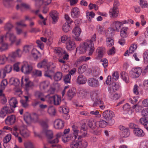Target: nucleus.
<instances>
[{
  "label": "nucleus",
  "mask_w": 148,
  "mask_h": 148,
  "mask_svg": "<svg viewBox=\"0 0 148 148\" xmlns=\"http://www.w3.org/2000/svg\"><path fill=\"white\" fill-rule=\"evenodd\" d=\"M25 148H34L32 143L30 141H27L24 143Z\"/></svg>",
  "instance_id": "53"
},
{
  "label": "nucleus",
  "mask_w": 148,
  "mask_h": 148,
  "mask_svg": "<svg viewBox=\"0 0 148 148\" xmlns=\"http://www.w3.org/2000/svg\"><path fill=\"white\" fill-rule=\"evenodd\" d=\"M62 76V74L60 72H57L54 76V79L55 81H58L60 80Z\"/></svg>",
  "instance_id": "43"
},
{
  "label": "nucleus",
  "mask_w": 148,
  "mask_h": 148,
  "mask_svg": "<svg viewBox=\"0 0 148 148\" xmlns=\"http://www.w3.org/2000/svg\"><path fill=\"white\" fill-rule=\"evenodd\" d=\"M62 139V140L65 143L70 140H75L74 136H73L72 135H69L66 137H64V138L63 137Z\"/></svg>",
  "instance_id": "51"
},
{
  "label": "nucleus",
  "mask_w": 148,
  "mask_h": 148,
  "mask_svg": "<svg viewBox=\"0 0 148 148\" xmlns=\"http://www.w3.org/2000/svg\"><path fill=\"white\" fill-rule=\"evenodd\" d=\"M61 102V98L58 95H55L54 97V100H53V103L55 105H59Z\"/></svg>",
  "instance_id": "46"
},
{
  "label": "nucleus",
  "mask_w": 148,
  "mask_h": 148,
  "mask_svg": "<svg viewBox=\"0 0 148 148\" xmlns=\"http://www.w3.org/2000/svg\"><path fill=\"white\" fill-rule=\"evenodd\" d=\"M81 32V29L78 26L76 27L73 30V33L76 36V37H74V38L77 41H79L81 40V38L79 37Z\"/></svg>",
  "instance_id": "13"
},
{
  "label": "nucleus",
  "mask_w": 148,
  "mask_h": 148,
  "mask_svg": "<svg viewBox=\"0 0 148 148\" xmlns=\"http://www.w3.org/2000/svg\"><path fill=\"white\" fill-rule=\"evenodd\" d=\"M137 48V45L136 44H133L130 47L129 49V53H133L134 51Z\"/></svg>",
  "instance_id": "52"
},
{
  "label": "nucleus",
  "mask_w": 148,
  "mask_h": 148,
  "mask_svg": "<svg viewBox=\"0 0 148 148\" xmlns=\"http://www.w3.org/2000/svg\"><path fill=\"white\" fill-rule=\"evenodd\" d=\"M32 70V66L27 62H24L22 66L21 71L25 74L29 73Z\"/></svg>",
  "instance_id": "8"
},
{
  "label": "nucleus",
  "mask_w": 148,
  "mask_h": 148,
  "mask_svg": "<svg viewBox=\"0 0 148 148\" xmlns=\"http://www.w3.org/2000/svg\"><path fill=\"white\" fill-rule=\"evenodd\" d=\"M88 85L93 88L98 87L99 86V83L98 81L93 78H89L88 80Z\"/></svg>",
  "instance_id": "11"
},
{
  "label": "nucleus",
  "mask_w": 148,
  "mask_h": 148,
  "mask_svg": "<svg viewBox=\"0 0 148 148\" xmlns=\"http://www.w3.org/2000/svg\"><path fill=\"white\" fill-rule=\"evenodd\" d=\"M9 83L11 85H14L16 86L19 85L20 82L18 79L12 77L10 79Z\"/></svg>",
  "instance_id": "34"
},
{
  "label": "nucleus",
  "mask_w": 148,
  "mask_h": 148,
  "mask_svg": "<svg viewBox=\"0 0 148 148\" xmlns=\"http://www.w3.org/2000/svg\"><path fill=\"white\" fill-rule=\"evenodd\" d=\"M54 96L55 95L48 94L45 96V100L49 103L51 104H53V102Z\"/></svg>",
  "instance_id": "35"
},
{
  "label": "nucleus",
  "mask_w": 148,
  "mask_h": 148,
  "mask_svg": "<svg viewBox=\"0 0 148 148\" xmlns=\"http://www.w3.org/2000/svg\"><path fill=\"white\" fill-rule=\"evenodd\" d=\"M44 0L42 3L40 2L39 1L38 3L37 4H36L35 2H35V5L38 7H40L41 6L42 4H43L45 5H47L50 4L51 2V0H47V1L44 2Z\"/></svg>",
  "instance_id": "45"
},
{
  "label": "nucleus",
  "mask_w": 148,
  "mask_h": 148,
  "mask_svg": "<svg viewBox=\"0 0 148 148\" xmlns=\"http://www.w3.org/2000/svg\"><path fill=\"white\" fill-rule=\"evenodd\" d=\"M8 82L6 79H4L2 80L1 84L0 93L3 92V90L5 88Z\"/></svg>",
  "instance_id": "40"
},
{
  "label": "nucleus",
  "mask_w": 148,
  "mask_h": 148,
  "mask_svg": "<svg viewBox=\"0 0 148 148\" xmlns=\"http://www.w3.org/2000/svg\"><path fill=\"white\" fill-rule=\"evenodd\" d=\"M29 8V6L24 3H21L17 5L16 6V9L18 10H20L21 11H22L24 9H28Z\"/></svg>",
  "instance_id": "31"
},
{
  "label": "nucleus",
  "mask_w": 148,
  "mask_h": 148,
  "mask_svg": "<svg viewBox=\"0 0 148 148\" xmlns=\"http://www.w3.org/2000/svg\"><path fill=\"white\" fill-rule=\"evenodd\" d=\"M54 52L59 57H61L62 56L63 53H65V51L61 48H56L54 50Z\"/></svg>",
  "instance_id": "32"
},
{
  "label": "nucleus",
  "mask_w": 148,
  "mask_h": 148,
  "mask_svg": "<svg viewBox=\"0 0 148 148\" xmlns=\"http://www.w3.org/2000/svg\"><path fill=\"white\" fill-rule=\"evenodd\" d=\"M134 133L135 135L138 137H142L145 135L143 131L141 129L137 128L134 130Z\"/></svg>",
  "instance_id": "23"
},
{
  "label": "nucleus",
  "mask_w": 148,
  "mask_h": 148,
  "mask_svg": "<svg viewBox=\"0 0 148 148\" xmlns=\"http://www.w3.org/2000/svg\"><path fill=\"white\" fill-rule=\"evenodd\" d=\"M119 13V11L118 9L113 7L110 10L109 15L110 17L112 18L116 17L118 16Z\"/></svg>",
  "instance_id": "22"
},
{
  "label": "nucleus",
  "mask_w": 148,
  "mask_h": 148,
  "mask_svg": "<svg viewBox=\"0 0 148 148\" xmlns=\"http://www.w3.org/2000/svg\"><path fill=\"white\" fill-rule=\"evenodd\" d=\"M144 62L145 63H148V51H146L143 54Z\"/></svg>",
  "instance_id": "56"
},
{
  "label": "nucleus",
  "mask_w": 148,
  "mask_h": 148,
  "mask_svg": "<svg viewBox=\"0 0 148 148\" xmlns=\"http://www.w3.org/2000/svg\"><path fill=\"white\" fill-rule=\"evenodd\" d=\"M21 135L23 137L26 138L29 137L30 135V132L26 128L22 127L19 130Z\"/></svg>",
  "instance_id": "16"
},
{
  "label": "nucleus",
  "mask_w": 148,
  "mask_h": 148,
  "mask_svg": "<svg viewBox=\"0 0 148 148\" xmlns=\"http://www.w3.org/2000/svg\"><path fill=\"white\" fill-rule=\"evenodd\" d=\"M87 94V92L85 90L80 89L78 90L77 92L78 96L81 98H84L85 97Z\"/></svg>",
  "instance_id": "38"
},
{
  "label": "nucleus",
  "mask_w": 148,
  "mask_h": 148,
  "mask_svg": "<svg viewBox=\"0 0 148 148\" xmlns=\"http://www.w3.org/2000/svg\"><path fill=\"white\" fill-rule=\"evenodd\" d=\"M49 82L47 81H44L41 83L40 85V88L43 90L47 89L49 86Z\"/></svg>",
  "instance_id": "36"
},
{
  "label": "nucleus",
  "mask_w": 148,
  "mask_h": 148,
  "mask_svg": "<svg viewBox=\"0 0 148 148\" xmlns=\"http://www.w3.org/2000/svg\"><path fill=\"white\" fill-rule=\"evenodd\" d=\"M140 122L142 125L145 126V127H147L146 125L148 123V120L145 118H141L140 119Z\"/></svg>",
  "instance_id": "61"
},
{
  "label": "nucleus",
  "mask_w": 148,
  "mask_h": 148,
  "mask_svg": "<svg viewBox=\"0 0 148 148\" xmlns=\"http://www.w3.org/2000/svg\"><path fill=\"white\" fill-rule=\"evenodd\" d=\"M9 103L10 106L15 108L16 107V105L18 103V101L15 98H12L9 101Z\"/></svg>",
  "instance_id": "39"
},
{
  "label": "nucleus",
  "mask_w": 148,
  "mask_h": 148,
  "mask_svg": "<svg viewBox=\"0 0 148 148\" xmlns=\"http://www.w3.org/2000/svg\"><path fill=\"white\" fill-rule=\"evenodd\" d=\"M15 121L16 117L15 115H13L8 116L5 120L6 123L8 125L13 124L15 123Z\"/></svg>",
  "instance_id": "15"
},
{
  "label": "nucleus",
  "mask_w": 148,
  "mask_h": 148,
  "mask_svg": "<svg viewBox=\"0 0 148 148\" xmlns=\"http://www.w3.org/2000/svg\"><path fill=\"white\" fill-rule=\"evenodd\" d=\"M119 88V86L118 83H115L112 87L108 88V90L109 92H114L115 91L117 90Z\"/></svg>",
  "instance_id": "29"
},
{
  "label": "nucleus",
  "mask_w": 148,
  "mask_h": 148,
  "mask_svg": "<svg viewBox=\"0 0 148 148\" xmlns=\"http://www.w3.org/2000/svg\"><path fill=\"white\" fill-rule=\"evenodd\" d=\"M86 81L87 79L83 75H79L77 78V82L79 84H84Z\"/></svg>",
  "instance_id": "27"
},
{
  "label": "nucleus",
  "mask_w": 148,
  "mask_h": 148,
  "mask_svg": "<svg viewBox=\"0 0 148 148\" xmlns=\"http://www.w3.org/2000/svg\"><path fill=\"white\" fill-rule=\"evenodd\" d=\"M102 116L104 119L107 121H109L114 116V114L112 111L107 110L103 113Z\"/></svg>",
  "instance_id": "10"
},
{
  "label": "nucleus",
  "mask_w": 148,
  "mask_h": 148,
  "mask_svg": "<svg viewBox=\"0 0 148 148\" xmlns=\"http://www.w3.org/2000/svg\"><path fill=\"white\" fill-rule=\"evenodd\" d=\"M142 72V69L140 67L132 69L130 72L131 76L133 78L138 77Z\"/></svg>",
  "instance_id": "7"
},
{
  "label": "nucleus",
  "mask_w": 148,
  "mask_h": 148,
  "mask_svg": "<svg viewBox=\"0 0 148 148\" xmlns=\"http://www.w3.org/2000/svg\"><path fill=\"white\" fill-rule=\"evenodd\" d=\"M139 148H148V141L145 140L141 142Z\"/></svg>",
  "instance_id": "48"
},
{
  "label": "nucleus",
  "mask_w": 148,
  "mask_h": 148,
  "mask_svg": "<svg viewBox=\"0 0 148 148\" xmlns=\"http://www.w3.org/2000/svg\"><path fill=\"white\" fill-rule=\"evenodd\" d=\"M54 127L57 129H61L64 126V122L60 119H56L54 122Z\"/></svg>",
  "instance_id": "12"
},
{
  "label": "nucleus",
  "mask_w": 148,
  "mask_h": 148,
  "mask_svg": "<svg viewBox=\"0 0 148 148\" xmlns=\"http://www.w3.org/2000/svg\"><path fill=\"white\" fill-rule=\"evenodd\" d=\"M24 119L27 125H30L32 123L36 121L37 116L35 115H31L28 112L25 113L24 116Z\"/></svg>",
  "instance_id": "3"
},
{
  "label": "nucleus",
  "mask_w": 148,
  "mask_h": 148,
  "mask_svg": "<svg viewBox=\"0 0 148 148\" xmlns=\"http://www.w3.org/2000/svg\"><path fill=\"white\" fill-rule=\"evenodd\" d=\"M123 110L127 112L130 114H131L132 113V111L131 110L130 106L128 103L125 104L123 107Z\"/></svg>",
  "instance_id": "37"
},
{
  "label": "nucleus",
  "mask_w": 148,
  "mask_h": 148,
  "mask_svg": "<svg viewBox=\"0 0 148 148\" xmlns=\"http://www.w3.org/2000/svg\"><path fill=\"white\" fill-rule=\"evenodd\" d=\"M80 12L79 9L75 7L72 9L71 14V16L73 18H78L80 15Z\"/></svg>",
  "instance_id": "18"
},
{
  "label": "nucleus",
  "mask_w": 148,
  "mask_h": 148,
  "mask_svg": "<svg viewBox=\"0 0 148 148\" xmlns=\"http://www.w3.org/2000/svg\"><path fill=\"white\" fill-rule=\"evenodd\" d=\"M21 51L18 49L15 51L10 53L8 55V58L10 61L13 62L17 57H21Z\"/></svg>",
  "instance_id": "5"
},
{
  "label": "nucleus",
  "mask_w": 148,
  "mask_h": 148,
  "mask_svg": "<svg viewBox=\"0 0 148 148\" xmlns=\"http://www.w3.org/2000/svg\"><path fill=\"white\" fill-rule=\"evenodd\" d=\"M114 92H109V96L112 99L116 100L118 99L121 97L120 94L117 93L114 94Z\"/></svg>",
  "instance_id": "33"
},
{
  "label": "nucleus",
  "mask_w": 148,
  "mask_h": 148,
  "mask_svg": "<svg viewBox=\"0 0 148 148\" xmlns=\"http://www.w3.org/2000/svg\"><path fill=\"white\" fill-rule=\"evenodd\" d=\"M7 37L6 35H3L0 36V50L2 51L8 49V44L4 42V40Z\"/></svg>",
  "instance_id": "6"
},
{
  "label": "nucleus",
  "mask_w": 148,
  "mask_h": 148,
  "mask_svg": "<svg viewBox=\"0 0 148 148\" xmlns=\"http://www.w3.org/2000/svg\"><path fill=\"white\" fill-rule=\"evenodd\" d=\"M112 36H111V34H108V32L106 33V42L107 45L108 47H110L114 44V40L111 38Z\"/></svg>",
  "instance_id": "21"
},
{
  "label": "nucleus",
  "mask_w": 148,
  "mask_h": 148,
  "mask_svg": "<svg viewBox=\"0 0 148 148\" xmlns=\"http://www.w3.org/2000/svg\"><path fill=\"white\" fill-rule=\"evenodd\" d=\"M70 147L71 148H82L80 143L77 140L72 141L70 144Z\"/></svg>",
  "instance_id": "30"
},
{
  "label": "nucleus",
  "mask_w": 148,
  "mask_h": 148,
  "mask_svg": "<svg viewBox=\"0 0 148 148\" xmlns=\"http://www.w3.org/2000/svg\"><path fill=\"white\" fill-rule=\"evenodd\" d=\"M37 66L39 68H44L46 69L48 71L50 69V66L47 63V60H44L42 62L38 63Z\"/></svg>",
  "instance_id": "20"
},
{
  "label": "nucleus",
  "mask_w": 148,
  "mask_h": 148,
  "mask_svg": "<svg viewBox=\"0 0 148 148\" xmlns=\"http://www.w3.org/2000/svg\"><path fill=\"white\" fill-rule=\"evenodd\" d=\"M121 77L122 79L126 83L129 82L128 77L127 74L125 72H122L121 73Z\"/></svg>",
  "instance_id": "41"
},
{
  "label": "nucleus",
  "mask_w": 148,
  "mask_h": 148,
  "mask_svg": "<svg viewBox=\"0 0 148 148\" xmlns=\"http://www.w3.org/2000/svg\"><path fill=\"white\" fill-rule=\"evenodd\" d=\"M119 21H114L111 24L112 28H109L107 31L108 34H111V36H113L114 31L119 32V30L121 27L122 25Z\"/></svg>",
  "instance_id": "2"
},
{
  "label": "nucleus",
  "mask_w": 148,
  "mask_h": 148,
  "mask_svg": "<svg viewBox=\"0 0 148 148\" xmlns=\"http://www.w3.org/2000/svg\"><path fill=\"white\" fill-rule=\"evenodd\" d=\"M34 86V84L32 82L29 80L27 85L25 87V90L26 91H28L30 89L32 88Z\"/></svg>",
  "instance_id": "57"
},
{
  "label": "nucleus",
  "mask_w": 148,
  "mask_h": 148,
  "mask_svg": "<svg viewBox=\"0 0 148 148\" xmlns=\"http://www.w3.org/2000/svg\"><path fill=\"white\" fill-rule=\"evenodd\" d=\"M31 49V46L29 45H26L23 47V52L25 53H29Z\"/></svg>",
  "instance_id": "54"
},
{
  "label": "nucleus",
  "mask_w": 148,
  "mask_h": 148,
  "mask_svg": "<svg viewBox=\"0 0 148 148\" xmlns=\"http://www.w3.org/2000/svg\"><path fill=\"white\" fill-rule=\"evenodd\" d=\"M108 123L105 121L101 119L99 121L95 122L96 126L97 127H104L107 125Z\"/></svg>",
  "instance_id": "24"
},
{
  "label": "nucleus",
  "mask_w": 148,
  "mask_h": 148,
  "mask_svg": "<svg viewBox=\"0 0 148 148\" xmlns=\"http://www.w3.org/2000/svg\"><path fill=\"white\" fill-rule=\"evenodd\" d=\"M8 35V38L9 40L11 42V44L12 45L15 42L16 40V36L13 33L11 32H7L5 35L7 36Z\"/></svg>",
  "instance_id": "28"
},
{
  "label": "nucleus",
  "mask_w": 148,
  "mask_h": 148,
  "mask_svg": "<svg viewBox=\"0 0 148 148\" xmlns=\"http://www.w3.org/2000/svg\"><path fill=\"white\" fill-rule=\"evenodd\" d=\"M41 40H38L36 41V42L38 46L41 49H42L44 47V44L42 42H46L47 40V38H46L41 37L40 38Z\"/></svg>",
  "instance_id": "26"
},
{
  "label": "nucleus",
  "mask_w": 148,
  "mask_h": 148,
  "mask_svg": "<svg viewBox=\"0 0 148 148\" xmlns=\"http://www.w3.org/2000/svg\"><path fill=\"white\" fill-rule=\"evenodd\" d=\"M87 65L86 64H84L80 66L78 69V71L79 73H82L85 72L87 68Z\"/></svg>",
  "instance_id": "42"
},
{
  "label": "nucleus",
  "mask_w": 148,
  "mask_h": 148,
  "mask_svg": "<svg viewBox=\"0 0 148 148\" xmlns=\"http://www.w3.org/2000/svg\"><path fill=\"white\" fill-rule=\"evenodd\" d=\"M142 114L143 116L148 118V108L144 109L142 111Z\"/></svg>",
  "instance_id": "64"
},
{
  "label": "nucleus",
  "mask_w": 148,
  "mask_h": 148,
  "mask_svg": "<svg viewBox=\"0 0 148 148\" xmlns=\"http://www.w3.org/2000/svg\"><path fill=\"white\" fill-rule=\"evenodd\" d=\"M0 99L1 100V103L3 104H5L7 102L6 99L2 92L0 93Z\"/></svg>",
  "instance_id": "60"
},
{
  "label": "nucleus",
  "mask_w": 148,
  "mask_h": 148,
  "mask_svg": "<svg viewBox=\"0 0 148 148\" xmlns=\"http://www.w3.org/2000/svg\"><path fill=\"white\" fill-rule=\"evenodd\" d=\"M7 73L4 69H1L0 70V79H2L4 78L6 76Z\"/></svg>",
  "instance_id": "58"
},
{
  "label": "nucleus",
  "mask_w": 148,
  "mask_h": 148,
  "mask_svg": "<svg viewBox=\"0 0 148 148\" xmlns=\"http://www.w3.org/2000/svg\"><path fill=\"white\" fill-rule=\"evenodd\" d=\"M58 13L56 11H53L50 13V15L52 19V23L55 24L58 21Z\"/></svg>",
  "instance_id": "17"
},
{
  "label": "nucleus",
  "mask_w": 148,
  "mask_h": 148,
  "mask_svg": "<svg viewBox=\"0 0 148 148\" xmlns=\"http://www.w3.org/2000/svg\"><path fill=\"white\" fill-rule=\"evenodd\" d=\"M71 78V76L70 74H68L64 77V82L66 83H70V79Z\"/></svg>",
  "instance_id": "62"
},
{
  "label": "nucleus",
  "mask_w": 148,
  "mask_h": 148,
  "mask_svg": "<svg viewBox=\"0 0 148 148\" xmlns=\"http://www.w3.org/2000/svg\"><path fill=\"white\" fill-rule=\"evenodd\" d=\"M70 40V37L66 35H64L62 36L61 38V41L63 43H65L66 41H67Z\"/></svg>",
  "instance_id": "59"
},
{
  "label": "nucleus",
  "mask_w": 148,
  "mask_h": 148,
  "mask_svg": "<svg viewBox=\"0 0 148 148\" xmlns=\"http://www.w3.org/2000/svg\"><path fill=\"white\" fill-rule=\"evenodd\" d=\"M91 59L90 57H86L85 56H81L79 57L78 59L77 60V62L78 63L80 62H86L88 61V60H90Z\"/></svg>",
  "instance_id": "47"
},
{
  "label": "nucleus",
  "mask_w": 148,
  "mask_h": 148,
  "mask_svg": "<svg viewBox=\"0 0 148 148\" xmlns=\"http://www.w3.org/2000/svg\"><path fill=\"white\" fill-rule=\"evenodd\" d=\"M105 49L103 47H99L97 48L96 51L97 54V58L99 59L101 58L105 52Z\"/></svg>",
  "instance_id": "19"
},
{
  "label": "nucleus",
  "mask_w": 148,
  "mask_h": 148,
  "mask_svg": "<svg viewBox=\"0 0 148 148\" xmlns=\"http://www.w3.org/2000/svg\"><path fill=\"white\" fill-rule=\"evenodd\" d=\"M42 125L43 127L41 132V134L45 135L48 139L52 138L53 137V132L51 130L48 129L47 124L45 123Z\"/></svg>",
  "instance_id": "4"
},
{
  "label": "nucleus",
  "mask_w": 148,
  "mask_h": 148,
  "mask_svg": "<svg viewBox=\"0 0 148 148\" xmlns=\"http://www.w3.org/2000/svg\"><path fill=\"white\" fill-rule=\"evenodd\" d=\"M128 28L127 27H123L121 30L120 34L121 37L123 38L127 37L128 34L127 32Z\"/></svg>",
  "instance_id": "25"
},
{
  "label": "nucleus",
  "mask_w": 148,
  "mask_h": 148,
  "mask_svg": "<svg viewBox=\"0 0 148 148\" xmlns=\"http://www.w3.org/2000/svg\"><path fill=\"white\" fill-rule=\"evenodd\" d=\"M76 47V45L74 42L70 40L66 42V47L68 50L72 51L75 49Z\"/></svg>",
  "instance_id": "14"
},
{
  "label": "nucleus",
  "mask_w": 148,
  "mask_h": 148,
  "mask_svg": "<svg viewBox=\"0 0 148 148\" xmlns=\"http://www.w3.org/2000/svg\"><path fill=\"white\" fill-rule=\"evenodd\" d=\"M13 110L10 109V107L5 106L1 110L0 112V117L4 118L8 114H10L13 112Z\"/></svg>",
  "instance_id": "9"
},
{
  "label": "nucleus",
  "mask_w": 148,
  "mask_h": 148,
  "mask_svg": "<svg viewBox=\"0 0 148 148\" xmlns=\"http://www.w3.org/2000/svg\"><path fill=\"white\" fill-rule=\"evenodd\" d=\"M88 125L90 128L93 129L96 126L95 122L93 121L89 120Z\"/></svg>",
  "instance_id": "63"
},
{
  "label": "nucleus",
  "mask_w": 148,
  "mask_h": 148,
  "mask_svg": "<svg viewBox=\"0 0 148 148\" xmlns=\"http://www.w3.org/2000/svg\"><path fill=\"white\" fill-rule=\"evenodd\" d=\"M75 92L73 89H70L67 92V95L70 98H73L75 95Z\"/></svg>",
  "instance_id": "55"
},
{
  "label": "nucleus",
  "mask_w": 148,
  "mask_h": 148,
  "mask_svg": "<svg viewBox=\"0 0 148 148\" xmlns=\"http://www.w3.org/2000/svg\"><path fill=\"white\" fill-rule=\"evenodd\" d=\"M47 111L49 114L51 116H54L55 114V109L52 106H50L48 108Z\"/></svg>",
  "instance_id": "44"
},
{
  "label": "nucleus",
  "mask_w": 148,
  "mask_h": 148,
  "mask_svg": "<svg viewBox=\"0 0 148 148\" xmlns=\"http://www.w3.org/2000/svg\"><path fill=\"white\" fill-rule=\"evenodd\" d=\"M94 45L90 41H86L84 43L80 45L77 48V51L79 54L85 53L86 51H89L88 55H92L94 51Z\"/></svg>",
  "instance_id": "1"
},
{
  "label": "nucleus",
  "mask_w": 148,
  "mask_h": 148,
  "mask_svg": "<svg viewBox=\"0 0 148 148\" xmlns=\"http://www.w3.org/2000/svg\"><path fill=\"white\" fill-rule=\"evenodd\" d=\"M29 81V80L28 78H24L23 77H22L21 79V86H25V87Z\"/></svg>",
  "instance_id": "49"
},
{
  "label": "nucleus",
  "mask_w": 148,
  "mask_h": 148,
  "mask_svg": "<svg viewBox=\"0 0 148 148\" xmlns=\"http://www.w3.org/2000/svg\"><path fill=\"white\" fill-rule=\"evenodd\" d=\"M69 23H65L63 24L62 29L64 32H66L70 30V27L69 25Z\"/></svg>",
  "instance_id": "50"
}]
</instances>
